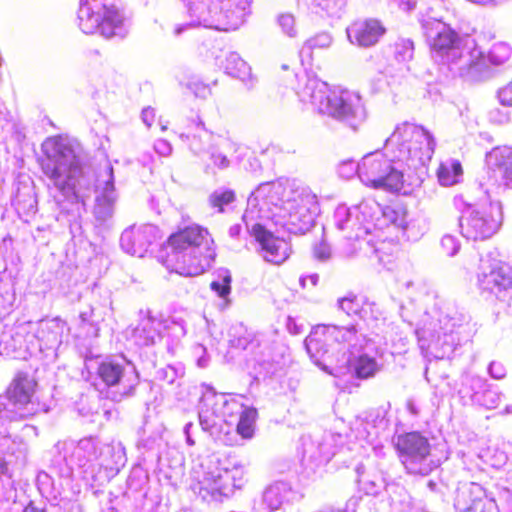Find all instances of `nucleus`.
<instances>
[{
    "instance_id": "35",
    "label": "nucleus",
    "mask_w": 512,
    "mask_h": 512,
    "mask_svg": "<svg viewBox=\"0 0 512 512\" xmlns=\"http://www.w3.org/2000/svg\"><path fill=\"white\" fill-rule=\"evenodd\" d=\"M511 56V48L508 44L504 42L496 43L490 49L488 55L484 54V57L487 61L488 68H490V64L492 65H502L505 63ZM491 76V69H489V75L485 78H489Z\"/></svg>"
},
{
    "instance_id": "28",
    "label": "nucleus",
    "mask_w": 512,
    "mask_h": 512,
    "mask_svg": "<svg viewBox=\"0 0 512 512\" xmlns=\"http://www.w3.org/2000/svg\"><path fill=\"white\" fill-rule=\"evenodd\" d=\"M12 203L20 217L34 215L37 211V198L34 187L31 185L19 186Z\"/></svg>"
},
{
    "instance_id": "60",
    "label": "nucleus",
    "mask_w": 512,
    "mask_h": 512,
    "mask_svg": "<svg viewBox=\"0 0 512 512\" xmlns=\"http://www.w3.org/2000/svg\"><path fill=\"white\" fill-rule=\"evenodd\" d=\"M195 351H196V353L202 352V355L197 360L198 366L201 367V368L206 367L208 365V362H209V359L206 356V354H207L206 348L199 344V345H197L195 347Z\"/></svg>"
},
{
    "instance_id": "6",
    "label": "nucleus",
    "mask_w": 512,
    "mask_h": 512,
    "mask_svg": "<svg viewBox=\"0 0 512 512\" xmlns=\"http://www.w3.org/2000/svg\"><path fill=\"white\" fill-rule=\"evenodd\" d=\"M212 243L206 229L197 225L188 226L170 236V251L165 264L168 269L183 276L200 275L215 258Z\"/></svg>"
},
{
    "instance_id": "30",
    "label": "nucleus",
    "mask_w": 512,
    "mask_h": 512,
    "mask_svg": "<svg viewBox=\"0 0 512 512\" xmlns=\"http://www.w3.org/2000/svg\"><path fill=\"white\" fill-rule=\"evenodd\" d=\"M239 144L230 139H220L219 142L213 144L210 149V160L214 166L223 170L230 167L232 160L229 158V153L237 152Z\"/></svg>"
},
{
    "instance_id": "12",
    "label": "nucleus",
    "mask_w": 512,
    "mask_h": 512,
    "mask_svg": "<svg viewBox=\"0 0 512 512\" xmlns=\"http://www.w3.org/2000/svg\"><path fill=\"white\" fill-rule=\"evenodd\" d=\"M394 446L406 473L414 476H427L440 465V460L432 453L427 437L420 432L397 435Z\"/></svg>"
},
{
    "instance_id": "56",
    "label": "nucleus",
    "mask_w": 512,
    "mask_h": 512,
    "mask_svg": "<svg viewBox=\"0 0 512 512\" xmlns=\"http://www.w3.org/2000/svg\"><path fill=\"white\" fill-rule=\"evenodd\" d=\"M154 150L161 156H168L172 152V146L167 140L158 139L154 143Z\"/></svg>"
},
{
    "instance_id": "59",
    "label": "nucleus",
    "mask_w": 512,
    "mask_h": 512,
    "mask_svg": "<svg viewBox=\"0 0 512 512\" xmlns=\"http://www.w3.org/2000/svg\"><path fill=\"white\" fill-rule=\"evenodd\" d=\"M141 117L143 122L146 124L147 127H150L154 121L155 118V111L154 109L147 107L142 110Z\"/></svg>"
},
{
    "instance_id": "10",
    "label": "nucleus",
    "mask_w": 512,
    "mask_h": 512,
    "mask_svg": "<svg viewBox=\"0 0 512 512\" xmlns=\"http://www.w3.org/2000/svg\"><path fill=\"white\" fill-rule=\"evenodd\" d=\"M454 204L460 211L459 227L468 240H486L492 237L502 224V209L499 203L484 201L467 203L462 197H455Z\"/></svg>"
},
{
    "instance_id": "51",
    "label": "nucleus",
    "mask_w": 512,
    "mask_h": 512,
    "mask_svg": "<svg viewBox=\"0 0 512 512\" xmlns=\"http://www.w3.org/2000/svg\"><path fill=\"white\" fill-rule=\"evenodd\" d=\"M243 330V327H239V328H235V332L237 334H240ZM252 341V336L251 334H247V335H238L236 336V334H234V338H232L230 340L231 342V345L235 348H239V349H246L248 347V345L251 343Z\"/></svg>"
},
{
    "instance_id": "46",
    "label": "nucleus",
    "mask_w": 512,
    "mask_h": 512,
    "mask_svg": "<svg viewBox=\"0 0 512 512\" xmlns=\"http://www.w3.org/2000/svg\"><path fill=\"white\" fill-rule=\"evenodd\" d=\"M210 405H213V402H207V405H204V396H203L202 400H201V408L199 411V421H200V425L202 426L203 430H208L212 426L215 425V420L213 418V416H215V415L212 414V411L210 412L208 409V407Z\"/></svg>"
},
{
    "instance_id": "34",
    "label": "nucleus",
    "mask_w": 512,
    "mask_h": 512,
    "mask_svg": "<svg viewBox=\"0 0 512 512\" xmlns=\"http://www.w3.org/2000/svg\"><path fill=\"white\" fill-rule=\"evenodd\" d=\"M237 432L246 439L253 436L257 410L253 407L245 408L239 415Z\"/></svg>"
},
{
    "instance_id": "2",
    "label": "nucleus",
    "mask_w": 512,
    "mask_h": 512,
    "mask_svg": "<svg viewBox=\"0 0 512 512\" xmlns=\"http://www.w3.org/2000/svg\"><path fill=\"white\" fill-rule=\"evenodd\" d=\"M436 142L422 126L404 122L386 139L384 149L366 154L357 163L360 181L375 189L398 192L404 184L403 166L418 169L428 163Z\"/></svg>"
},
{
    "instance_id": "21",
    "label": "nucleus",
    "mask_w": 512,
    "mask_h": 512,
    "mask_svg": "<svg viewBox=\"0 0 512 512\" xmlns=\"http://www.w3.org/2000/svg\"><path fill=\"white\" fill-rule=\"evenodd\" d=\"M139 315V321L131 332V340L138 347L153 346L162 339L163 322L152 316L149 310H141Z\"/></svg>"
},
{
    "instance_id": "61",
    "label": "nucleus",
    "mask_w": 512,
    "mask_h": 512,
    "mask_svg": "<svg viewBox=\"0 0 512 512\" xmlns=\"http://www.w3.org/2000/svg\"><path fill=\"white\" fill-rule=\"evenodd\" d=\"M406 409L412 416L416 417L420 414V409L414 399L410 398L407 400Z\"/></svg>"
},
{
    "instance_id": "20",
    "label": "nucleus",
    "mask_w": 512,
    "mask_h": 512,
    "mask_svg": "<svg viewBox=\"0 0 512 512\" xmlns=\"http://www.w3.org/2000/svg\"><path fill=\"white\" fill-rule=\"evenodd\" d=\"M303 494L284 481H276L267 486L262 493V504L268 512H275L299 502Z\"/></svg>"
},
{
    "instance_id": "62",
    "label": "nucleus",
    "mask_w": 512,
    "mask_h": 512,
    "mask_svg": "<svg viewBox=\"0 0 512 512\" xmlns=\"http://www.w3.org/2000/svg\"><path fill=\"white\" fill-rule=\"evenodd\" d=\"M308 280L310 281L311 285L313 287H315L317 285L318 281H319V275L314 273V274H311V275H308V276H305V277H301L299 281H300V284H301V286L303 288L306 287V282Z\"/></svg>"
},
{
    "instance_id": "18",
    "label": "nucleus",
    "mask_w": 512,
    "mask_h": 512,
    "mask_svg": "<svg viewBox=\"0 0 512 512\" xmlns=\"http://www.w3.org/2000/svg\"><path fill=\"white\" fill-rule=\"evenodd\" d=\"M361 328L358 323H351L347 326L338 325H324L322 327V334L326 340H331L336 343L339 348L336 353L342 356V352H359L363 346L365 337L360 333Z\"/></svg>"
},
{
    "instance_id": "37",
    "label": "nucleus",
    "mask_w": 512,
    "mask_h": 512,
    "mask_svg": "<svg viewBox=\"0 0 512 512\" xmlns=\"http://www.w3.org/2000/svg\"><path fill=\"white\" fill-rule=\"evenodd\" d=\"M462 174L461 164L457 161L448 164H442L438 170V180L442 186H452L458 182Z\"/></svg>"
},
{
    "instance_id": "47",
    "label": "nucleus",
    "mask_w": 512,
    "mask_h": 512,
    "mask_svg": "<svg viewBox=\"0 0 512 512\" xmlns=\"http://www.w3.org/2000/svg\"><path fill=\"white\" fill-rule=\"evenodd\" d=\"M278 24L281 27L282 31L288 35L289 37H294L296 35V27H295V18L290 13L281 14L278 17Z\"/></svg>"
},
{
    "instance_id": "31",
    "label": "nucleus",
    "mask_w": 512,
    "mask_h": 512,
    "mask_svg": "<svg viewBox=\"0 0 512 512\" xmlns=\"http://www.w3.org/2000/svg\"><path fill=\"white\" fill-rule=\"evenodd\" d=\"M348 355H351L352 361L349 368L343 375L353 373L358 378L366 379L374 376L378 370V365L374 358L365 354L357 356L356 352H349Z\"/></svg>"
},
{
    "instance_id": "57",
    "label": "nucleus",
    "mask_w": 512,
    "mask_h": 512,
    "mask_svg": "<svg viewBox=\"0 0 512 512\" xmlns=\"http://www.w3.org/2000/svg\"><path fill=\"white\" fill-rule=\"evenodd\" d=\"M188 88L198 97H206L210 93L208 86L200 82H190Z\"/></svg>"
},
{
    "instance_id": "64",
    "label": "nucleus",
    "mask_w": 512,
    "mask_h": 512,
    "mask_svg": "<svg viewBox=\"0 0 512 512\" xmlns=\"http://www.w3.org/2000/svg\"><path fill=\"white\" fill-rule=\"evenodd\" d=\"M241 232V226L239 224L232 225L229 230L228 234L231 238H236L239 236Z\"/></svg>"
},
{
    "instance_id": "27",
    "label": "nucleus",
    "mask_w": 512,
    "mask_h": 512,
    "mask_svg": "<svg viewBox=\"0 0 512 512\" xmlns=\"http://www.w3.org/2000/svg\"><path fill=\"white\" fill-rule=\"evenodd\" d=\"M487 160L489 164L499 170L503 184L512 189V149H493L488 154Z\"/></svg>"
},
{
    "instance_id": "45",
    "label": "nucleus",
    "mask_w": 512,
    "mask_h": 512,
    "mask_svg": "<svg viewBox=\"0 0 512 512\" xmlns=\"http://www.w3.org/2000/svg\"><path fill=\"white\" fill-rule=\"evenodd\" d=\"M312 256L315 260L326 263L332 258V250L325 239L312 246Z\"/></svg>"
},
{
    "instance_id": "14",
    "label": "nucleus",
    "mask_w": 512,
    "mask_h": 512,
    "mask_svg": "<svg viewBox=\"0 0 512 512\" xmlns=\"http://www.w3.org/2000/svg\"><path fill=\"white\" fill-rule=\"evenodd\" d=\"M35 385L27 373H17L6 392L0 395V418L17 421L32 415L30 405Z\"/></svg>"
},
{
    "instance_id": "11",
    "label": "nucleus",
    "mask_w": 512,
    "mask_h": 512,
    "mask_svg": "<svg viewBox=\"0 0 512 512\" xmlns=\"http://www.w3.org/2000/svg\"><path fill=\"white\" fill-rule=\"evenodd\" d=\"M460 327L461 320L450 315L425 321L416 330L420 349L436 358L448 357L460 342L457 331Z\"/></svg>"
},
{
    "instance_id": "4",
    "label": "nucleus",
    "mask_w": 512,
    "mask_h": 512,
    "mask_svg": "<svg viewBox=\"0 0 512 512\" xmlns=\"http://www.w3.org/2000/svg\"><path fill=\"white\" fill-rule=\"evenodd\" d=\"M262 200L279 208L280 224L292 234H305L315 224L319 213L316 194L295 181L260 184L250 195L249 202Z\"/></svg>"
},
{
    "instance_id": "23",
    "label": "nucleus",
    "mask_w": 512,
    "mask_h": 512,
    "mask_svg": "<svg viewBox=\"0 0 512 512\" xmlns=\"http://www.w3.org/2000/svg\"><path fill=\"white\" fill-rule=\"evenodd\" d=\"M349 41L360 47L375 45L384 34L385 29L378 20L356 21L346 30Z\"/></svg>"
},
{
    "instance_id": "33",
    "label": "nucleus",
    "mask_w": 512,
    "mask_h": 512,
    "mask_svg": "<svg viewBox=\"0 0 512 512\" xmlns=\"http://www.w3.org/2000/svg\"><path fill=\"white\" fill-rule=\"evenodd\" d=\"M196 133L187 135V139H189L190 149L195 154H201L205 151H209L210 147L213 145L211 142L214 141V135L212 132L208 131L204 127V123L201 120H198L195 123Z\"/></svg>"
},
{
    "instance_id": "24",
    "label": "nucleus",
    "mask_w": 512,
    "mask_h": 512,
    "mask_svg": "<svg viewBox=\"0 0 512 512\" xmlns=\"http://www.w3.org/2000/svg\"><path fill=\"white\" fill-rule=\"evenodd\" d=\"M303 458L319 465L328 463L336 453L333 435L325 434L320 438L306 436L302 438Z\"/></svg>"
},
{
    "instance_id": "22",
    "label": "nucleus",
    "mask_w": 512,
    "mask_h": 512,
    "mask_svg": "<svg viewBox=\"0 0 512 512\" xmlns=\"http://www.w3.org/2000/svg\"><path fill=\"white\" fill-rule=\"evenodd\" d=\"M68 332L67 323L60 318L41 320L36 332L40 350L57 351Z\"/></svg>"
},
{
    "instance_id": "50",
    "label": "nucleus",
    "mask_w": 512,
    "mask_h": 512,
    "mask_svg": "<svg viewBox=\"0 0 512 512\" xmlns=\"http://www.w3.org/2000/svg\"><path fill=\"white\" fill-rule=\"evenodd\" d=\"M231 276L228 272L223 276L222 281H213L211 283V289L215 291L221 298H225L230 294L231 291Z\"/></svg>"
},
{
    "instance_id": "41",
    "label": "nucleus",
    "mask_w": 512,
    "mask_h": 512,
    "mask_svg": "<svg viewBox=\"0 0 512 512\" xmlns=\"http://www.w3.org/2000/svg\"><path fill=\"white\" fill-rule=\"evenodd\" d=\"M164 329L176 342L186 335V323L182 318H171L163 322Z\"/></svg>"
},
{
    "instance_id": "19",
    "label": "nucleus",
    "mask_w": 512,
    "mask_h": 512,
    "mask_svg": "<svg viewBox=\"0 0 512 512\" xmlns=\"http://www.w3.org/2000/svg\"><path fill=\"white\" fill-rule=\"evenodd\" d=\"M157 233V228L151 224L132 226L122 232L121 248L128 254L143 257L149 246L157 239Z\"/></svg>"
},
{
    "instance_id": "42",
    "label": "nucleus",
    "mask_w": 512,
    "mask_h": 512,
    "mask_svg": "<svg viewBox=\"0 0 512 512\" xmlns=\"http://www.w3.org/2000/svg\"><path fill=\"white\" fill-rule=\"evenodd\" d=\"M414 55V43L410 39H399L395 43V57L398 61H409Z\"/></svg>"
},
{
    "instance_id": "48",
    "label": "nucleus",
    "mask_w": 512,
    "mask_h": 512,
    "mask_svg": "<svg viewBox=\"0 0 512 512\" xmlns=\"http://www.w3.org/2000/svg\"><path fill=\"white\" fill-rule=\"evenodd\" d=\"M354 216L350 217L349 225L347 231L349 232L350 238H358L362 233H366L367 229L365 228L364 223L361 221L359 215L357 213L352 212Z\"/></svg>"
},
{
    "instance_id": "16",
    "label": "nucleus",
    "mask_w": 512,
    "mask_h": 512,
    "mask_svg": "<svg viewBox=\"0 0 512 512\" xmlns=\"http://www.w3.org/2000/svg\"><path fill=\"white\" fill-rule=\"evenodd\" d=\"M478 286L482 292L494 295L500 301L512 293V268L507 264L483 270L478 274Z\"/></svg>"
},
{
    "instance_id": "38",
    "label": "nucleus",
    "mask_w": 512,
    "mask_h": 512,
    "mask_svg": "<svg viewBox=\"0 0 512 512\" xmlns=\"http://www.w3.org/2000/svg\"><path fill=\"white\" fill-rule=\"evenodd\" d=\"M352 208L353 212L359 215L364 225L373 221L376 215L381 212L380 205L374 199H365Z\"/></svg>"
},
{
    "instance_id": "8",
    "label": "nucleus",
    "mask_w": 512,
    "mask_h": 512,
    "mask_svg": "<svg viewBox=\"0 0 512 512\" xmlns=\"http://www.w3.org/2000/svg\"><path fill=\"white\" fill-rule=\"evenodd\" d=\"M77 24L85 34L124 38L128 30L114 0H79Z\"/></svg>"
},
{
    "instance_id": "49",
    "label": "nucleus",
    "mask_w": 512,
    "mask_h": 512,
    "mask_svg": "<svg viewBox=\"0 0 512 512\" xmlns=\"http://www.w3.org/2000/svg\"><path fill=\"white\" fill-rule=\"evenodd\" d=\"M441 247L447 256H454L460 249L459 240L453 235H445L441 239Z\"/></svg>"
},
{
    "instance_id": "54",
    "label": "nucleus",
    "mask_w": 512,
    "mask_h": 512,
    "mask_svg": "<svg viewBox=\"0 0 512 512\" xmlns=\"http://www.w3.org/2000/svg\"><path fill=\"white\" fill-rule=\"evenodd\" d=\"M498 99L503 106L512 107V81L498 90Z\"/></svg>"
},
{
    "instance_id": "40",
    "label": "nucleus",
    "mask_w": 512,
    "mask_h": 512,
    "mask_svg": "<svg viewBox=\"0 0 512 512\" xmlns=\"http://www.w3.org/2000/svg\"><path fill=\"white\" fill-rule=\"evenodd\" d=\"M338 308L348 316H359L363 318L365 309L361 307L355 295H348L338 300Z\"/></svg>"
},
{
    "instance_id": "58",
    "label": "nucleus",
    "mask_w": 512,
    "mask_h": 512,
    "mask_svg": "<svg viewBox=\"0 0 512 512\" xmlns=\"http://www.w3.org/2000/svg\"><path fill=\"white\" fill-rule=\"evenodd\" d=\"M393 4L397 5L401 10L409 12L416 7L414 0H390Z\"/></svg>"
},
{
    "instance_id": "63",
    "label": "nucleus",
    "mask_w": 512,
    "mask_h": 512,
    "mask_svg": "<svg viewBox=\"0 0 512 512\" xmlns=\"http://www.w3.org/2000/svg\"><path fill=\"white\" fill-rule=\"evenodd\" d=\"M193 427V424L191 422L185 424L184 426V434L186 435V441L188 445L192 446L194 444V441L191 438L190 432L191 428Z\"/></svg>"
},
{
    "instance_id": "29",
    "label": "nucleus",
    "mask_w": 512,
    "mask_h": 512,
    "mask_svg": "<svg viewBox=\"0 0 512 512\" xmlns=\"http://www.w3.org/2000/svg\"><path fill=\"white\" fill-rule=\"evenodd\" d=\"M100 441L95 437H85L74 447L71 462L75 458L79 467L86 462L98 459L100 456Z\"/></svg>"
},
{
    "instance_id": "25",
    "label": "nucleus",
    "mask_w": 512,
    "mask_h": 512,
    "mask_svg": "<svg viewBox=\"0 0 512 512\" xmlns=\"http://www.w3.org/2000/svg\"><path fill=\"white\" fill-rule=\"evenodd\" d=\"M244 396H239V399L236 397H231L227 399L224 395H217L214 392L208 393L204 395V405H207V402H213L212 414L221 415L223 417H233L238 416L247 406H245L240 399H243Z\"/></svg>"
},
{
    "instance_id": "13",
    "label": "nucleus",
    "mask_w": 512,
    "mask_h": 512,
    "mask_svg": "<svg viewBox=\"0 0 512 512\" xmlns=\"http://www.w3.org/2000/svg\"><path fill=\"white\" fill-rule=\"evenodd\" d=\"M96 373L115 402L134 396L140 383L135 366L123 357L105 358L98 363Z\"/></svg>"
},
{
    "instance_id": "43",
    "label": "nucleus",
    "mask_w": 512,
    "mask_h": 512,
    "mask_svg": "<svg viewBox=\"0 0 512 512\" xmlns=\"http://www.w3.org/2000/svg\"><path fill=\"white\" fill-rule=\"evenodd\" d=\"M353 208L339 205L334 212L335 225L339 230L347 231L350 217L353 215Z\"/></svg>"
},
{
    "instance_id": "52",
    "label": "nucleus",
    "mask_w": 512,
    "mask_h": 512,
    "mask_svg": "<svg viewBox=\"0 0 512 512\" xmlns=\"http://www.w3.org/2000/svg\"><path fill=\"white\" fill-rule=\"evenodd\" d=\"M338 173L343 178H350L353 175H358L357 163L352 160L342 162L338 167Z\"/></svg>"
},
{
    "instance_id": "39",
    "label": "nucleus",
    "mask_w": 512,
    "mask_h": 512,
    "mask_svg": "<svg viewBox=\"0 0 512 512\" xmlns=\"http://www.w3.org/2000/svg\"><path fill=\"white\" fill-rule=\"evenodd\" d=\"M235 200V193L231 189L218 188L213 191L209 198V205L216 209L218 212L224 211V206L229 205Z\"/></svg>"
},
{
    "instance_id": "7",
    "label": "nucleus",
    "mask_w": 512,
    "mask_h": 512,
    "mask_svg": "<svg viewBox=\"0 0 512 512\" xmlns=\"http://www.w3.org/2000/svg\"><path fill=\"white\" fill-rule=\"evenodd\" d=\"M191 21L177 25L174 34L179 36L192 26L230 31L238 29L250 13V0H189Z\"/></svg>"
},
{
    "instance_id": "15",
    "label": "nucleus",
    "mask_w": 512,
    "mask_h": 512,
    "mask_svg": "<svg viewBox=\"0 0 512 512\" xmlns=\"http://www.w3.org/2000/svg\"><path fill=\"white\" fill-rule=\"evenodd\" d=\"M317 334L318 332L309 335L305 340V347L310 358L322 370L335 376H341L351 364V355H347L345 351L342 352V356L337 355L336 347L327 348L325 342L328 340L318 338Z\"/></svg>"
},
{
    "instance_id": "17",
    "label": "nucleus",
    "mask_w": 512,
    "mask_h": 512,
    "mask_svg": "<svg viewBox=\"0 0 512 512\" xmlns=\"http://www.w3.org/2000/svg\"><path fill=\"white\" fill-rule=\"evenodd\" d=\"M251 234L259 243L260 254L265 261L273 264H281L289 257V243L283 238L274 236L261 224H254L251 228Z\"/></svg>"
},
{
    "instance_id": "36",
    "label": "nucleus",
    "mask_w": 512,
    "mask_h": 512,
    "mask_svg": "<svg viewBox=\"0 0 512 512\" xmlns=\"http://www.w3.org/2000/svg\"><path fill=\"white\" fill-rule=\"evenodd\" d=\"M333 42L332 36L327 32H321L306 40L303 44L300 55L311 57L314 49H326Z\"/></svg>"
},
{
    "instance_id": "32",
    "label": "nucleus",
    "mask_w": 512,
    "mask_h": 512,
    "mask_svg": "<svg viewBox=\"0 0 512 512\" xmlns=\"http://www.w3.org/2000/svg\"><path fill=\"white\" fill-rule=\"evenodd\" d=\"M225 70L230 76L238 78L250 86L254 83L250 66L236 52H231L226 57Z\"/></svg>"
},
{
    "instance_id": "1",
    "label": "nucleus",
    "mask_w": 512,
    "mask_h": 512,
    "mask_svg": "<svg viewBox=\"0 0 512 512\" xmlns=\"http://www.w3.org/2000/svg\"><path fill=\"white\" fill-rule=\"evenodd\" d=\"M45 159L41 168L53 187L70 201L85 202L96 194L93 214L104 223L114 213L117 193L114 187L113 167L106 162L103 168L93 173L84 168L73 144L66 138H48L42 144Z\"/></svg>"
},
{
    "instance_id": "55",
    "label": "nucleus",
    "mask_w": 512,
    "mask_h": 512,
    "mask_svg": "<svg viewBox=\"0 0 512 512\" xmlns=\"http://www.w3.org/2000/svg\"><path fill=\"white\" fill-rule=\"evenodd\" d=\"M489 375L497 380H501L506 376L505 366L498 361H492L488 366Z\"/></svg>"
},
{
    "instance_id": "53",
    "label": "nucleus",
    "mask_w": 512,
    "mask_h": 512,
    "mask_svg": "<svg viewBox=\"0 0 512 512\" xmlns=\"http://www.w3.org/2000/svg\"><path fill=\"white\" fill-rule=\"evenodd\" d=\"M17 444V438H12L11 435L0 436V452L3 454H14V446Z\"/></svg>"
},
{
    "instance_id": "44",
    "label": "nucleus",
    "mask_w": 512,
    "mask_h": 512,
    "mask_svg": "<svg viewBox=\"0 0 512 512\" xmlns=\"http://www.w3.org/2000/svg\"><path fill=\"white\" fill-rule=\"evenodd\" d=\"M183 375V368H176L172 365H167L163 368H160L156 372V378L168 384H173L177 378L182 377Z\"/></svg>"
},
{
    "instance_id": "3",
    "label": "nucleus",
    "mask_w": 512,
    "mask_h": 512,
    "mask_svg": "<svg viewBox=\"0 0 512 512\" xmlns=\"http://www.w3.org/2000/svg\"><path fill=\"white\" fill-rule=\"evenodd\" d=\"M423 35L435 62L468 82H480L489 75L484 52L474 39H461L449 25L433 17L421 21Z\"/></svg>"
},
{
    "instance_id": "9",
    "label": "nucleus",
    "mask_w": 512,
    "mask_h": 512,
    "mask_svg": "<svg viewBox=\"0 0 512 512\" xmlns=\"http://www.w3.org/2000/svg\"><path fill=\"white\" fill-rule=\"evenodd\" d=\"M245 473L244 464L236 458L217 460L216 465L207 468L193 490L204 501H222L242 488Z\"/></svg>"
},
{
    "instance_id": "26",
    "label": "nucleus",
    "mask_w": 512,
    "mask_h": 512,
    "mask_svg": "<svg viewBox=\"0 0 512 512\" xmlns=\"http://www.w3.org/2000/svg\"><path fill=\"white\" fill-rule=\"evenodd\" d=\"M474 399L487 409H495L501 403L502 394L496 386L490 385L481 377L472 378Z\"/></svg>"
},
{
    "instance_id": "5",
    "label": "nucleus",
    "mask_w": 512,
    "mask_h": 512,
    "mask_svg": "<svg viewBox=\"0 0 512 512\" xmlns=\"http://www.w3.org/2000/svg\"><path fill=\"white\" fill-rule=\"evenodd\" d=\"M297 94L303 103H310L318 113L331 117L352 130H356L367 119L368 112L359 92L348 89L330 90L325 82L306 75L300 80Z\"/></svg>"
}]
</instances>
